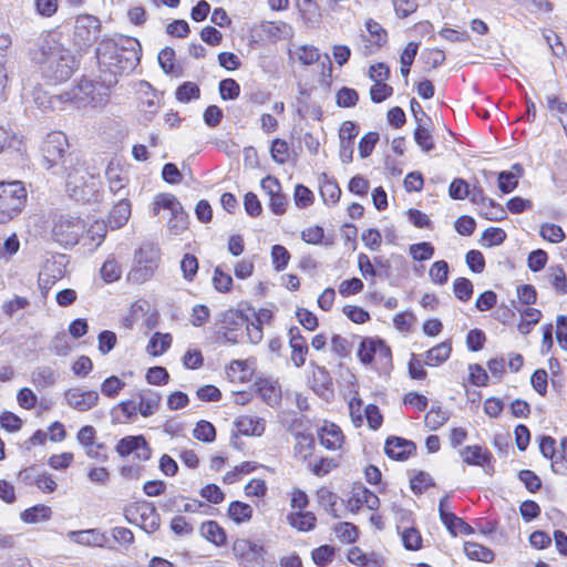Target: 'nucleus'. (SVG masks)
<instances>
[{
  "label": "nucleus",
  "instance_id": "1",
  "mask_svg": "<svg viewBox=\"0 0 567 567\" xmlns=\"http://www.w3.org/2000/svg\"><path fill=\"white\" fill-rule=\"evenodd\" d=\"M96 60L102 73L116 76L132 72L140 63L141 45L132 38L103 39L96 48Z\"/></svg>",
  "mask_w": 567,
  "mask_h": 567
},
{
  "label": "nucleus",
  "instance_id": "2",
  "mask_svg": "<svg viewBox=\"0 0 567 567\" xmlns=\"http://www.w3.org/2000/svg\"><path fill=\"white\" fill-rule=\"evenodd\" d=\"M33 60L40 65L43 75L54 83L69 80L78 68L74 55L53 37L43 40Z\"/></svg>",
  "mask_w": 567,
  "mask_h": 567
},
{
  "label": "nucleus",
  "instance_id": "3",
  "mask_svg": "<svg viewBox=\"0 0 567 567\" xmlns=\"http://www.w3.org/2000/svg\"><path fill=\"white\" fill-rule=\"evenodd\" d=\"M105 102L100 94H95V85L89 81H81L80 84L70 91L51 95L49 107L52 110H63L66 104H73L78 109L97 106Z\"/></svg>",
  "mask_w": 567,
  "mask_h": 567
},
{
  "label": "nucleus",
  "instance_id": "4",
  "mask_svg": "<svg viewBox=\"0 0 567 567\" xmlns=\"http://www.w3.org/2000/svg\"><path fill=\"white\" fill-rule=\"evenodd\" d=\"M159 261V248L151 243L143 244L135 251L133 267L127 275V280L133 284H144L154 279Z\"/></svg>",
  "mask_w": 567,
  "mask_h": 567
},
{
  "label": "nucleus",
  "instance_id": "5",
  "mask_svg": "<svg viewBox=\"0 0 567 567\" xmlns=\"http://www.w3.org/2000/svg\"><path fill=\"white\" fill-rule=\"evenodd\" d=\"M86 224L78 216L54 214L52 217L51 237L60 246L73 247L85 233Z\"/></svg>",
  "mask_w": 567,
  "mask_h": 567
},
{
  "label": "nucleus",
  "instance_id": "6",
  "mask_svg": "<svg viewBox=\"0 0 567 567\" xmlns=\"http://www.w3.org/2000/svg\"><path fill=\"white\" fill-rule=\"evenodd\" d=\"M27 202V190L19 181L0 182V224L17 217Z\"/></svg>",
  "mask_w": 567,
  "mask_h": 567
},
{
  "label": "nucleus",
  "instance_id": "7",
  "mask_svg": "<svg viewBox=\"0 0 567 567\" xmlns=\"http://www.w3.org/2000/svg\"><path fill=\"white\" fill-rule=\"evenodd\" d=\"M358 358L363 364L374 363V368L385 372L392 368V352L390 347L379 338L362 339Z\"/></svg>",
  "mask_w": 567,
  "mask_h": 567
},
{
  "label": "nucleus",
  "instance_id": "8",
  "mask_svg": "<svg viewBox=\"0 0 567 567\" xmlns=\"http://www.w3.org/2000/svg\"><path fill=\"white\" fill-rule=\"evenodd\" d=\"M161 209L169 212L167 227L174 235H179L187 228L188 216L177 198L172 194H158L153 202V215L157 216Z\"/></svg>",
  "mask_w": 567,
  "mask_h": 567
},
{
  "label": "nucleus",
  "instance_id": "9",
  "mask_svg": "<svg viewBox=\"0 0 567 567\" xmlns=\"http://www.w3.org/2000/svg\"><path fill=\"white\" fill-rule=\"evenodd\" d=\"M69 148L66 136L62 132H51L41 146L43 161L48 169L61 167L66 169L65 153Z\"/></svg>",
  "mask_w": 567,
  "mask_h": 567
},
{
  "label": "nucleus",
  "instance_id": "10",
  "mask_svg": "<svg viewBox=\"0 0 567 567\" xmlns=\"http://www.w3.org/2000/svg\"><path fill=\"white\" fill-rule=\"evenodd\" d=\"M101 21L92 14H80L75 18L73 42L80 50L92 47L101 34Z\"/></svg>",
  "mask_w": 567,
  "mask_h": 567
},
{
  "label": "nucleus",
  "instance_id": "11",
  "mask_svg": "<svg viewBox=\"0 0 567 567\" xmlns=\"http://www.w3.org/2000/svg\"><path fill=\"white\" fill-rule=\"evenodd\" d=\"M249 324V313L244 309H228L221 317V329H224L223 337L231 343L238 342V337L241 336L243 327L247 328Z\"/></svg>",
  "mask_w": 567,
  "mask_h": 567
},
{
  "label": "nucleus",
  "instance_id": "12",
  "mask_svg": "<svg viewBox=\"0 0 567 567\" xmlns=\"http://www.w3.org/2000/svg\"><path fill=\"white\" fill-rule=\"evenodd\" d=\"M233 551L246 567H256L261 565L266 554L264 546L245 538L235 540Z\"/></svg>",
  "mask_w": 567,
  "mask_h": 567
},
{
  "label": "nucleus",
  "instance_id": "13",
  "mask_svg": "<svg viewBox=\"0 0 567 567\" xmlns=\"http://www.w3.org/2000/svg\"><path fill=\"white\" fill-rule=\"evenodd\" d=\"M115 451L122 457L134 454L138 461H147L152 456V450L143 435H128L121 439Z\"/></svg>",
  "mask_w": 567,
  "mask_h": 567
},
{
  "label": "nucleus",
  "instance_id": "14",
  "mask_svg": "<svg viewBox=\"0 0 567 567\" xmlns=\"http://www.w3.org/2000/svg\"><path fill=\"white\" fill-rule=\"evenodd\" d=\"M66 404L79 412H87L97 405L100 395L94 390L71 388L64 392Z\"/></svg>",
  "mask_w": 567,
  "mask_h": 567
},
{
  "label": "nucleus",
  "instance_id": "15",
  "mask_svg": "<svg viewBox=\"0 0 567 567\" xmlns=\"http://www.w3.org/2000/svg\"><path fill=\"white\" fill-rule=\"evenodd\" d=\"M69 259L65 255H55L47 259L39 272L41 284H56L68 274Z\"/></svg>",
  "mask_w": 567,
  "mask_h": 567
},
{
  "label": "nucleus",
  "instance_id": "16",
  "mask_svg": "<svg viewBox=\"0 0 567 567\" xmlns=\"http://www.w3.org/2000/svg\"><path fill=\"white\" fill-rule=\"evenodd\" d=\"M138 95V107L144 113L145 118L151 121L157 113L161 102V95L146 81H140L136 89Z\"/></svg>",
  "mask_w": 567,
  "mask_h": 567
},
{
  "label": "nucleus",
  "instance_id": "17",
  "mask_svg": "<svg viewBox=\"0 0 567 567\" xmlns=\"http://www.w3.org/2000/svg\"><path fill=\"white\" fill-rule=\"evenodd\" d=\"M65 188L69 196L76 202L89 200L93 187H90L85 181V172L82 168H73L68 173Z\"/></svg>",
  "mask_w": 567,
  "mask_h": 567
},
{
  "label": "nucleus",
  "instance_id": "18",
  "mask_svg": "<svg viewBox=\"0 0 567 567\" xmlns=\"http://www.w3.org/2000/svg\"><path fill=\"white\" fill-rule=\"evenodd\" d=\"M359 130L354 122L344 121L339 130V157L342 163L348 164L353 159L354 138L358 136Z\"/></svg>",
  "mask_w": 567,
  "mask_h": 567
},
{
  "label": "nucleus",
  "instance_id": "19",
  "mask_svg": "<svg viewBox=\"0 0 567 567\" xmlns=\"http://www.w3.org/2000/svg\"><path fill=\"white\" fill-rule=\"evenodd\" d=\"M249 313V324H247V337L251 343H259L262 340L264 332L262 326L270 323L272 312L269 309H259L255 311L252 308L247 307Z\"/></svg>",
  "mask_w": 567,
  "mask_h": 567
},
{
  "label": "nucleus",
  "instance_id": "20",
  "mask_svg": "<svg viewBox=\"0 0 567 567\" xmlns=\"http://www.w3.org/2000/svg\"><path fill=\"white\" fill-rule=\"evenodd\" d=\"M18 477L25 484H34L43 493L50 494L56 489L53 476L47 472H39L35 466L19 472Z\"/></svg>",
  "mask_w": 567,
  "mask_h": 567
},
{
  "label": "nucleus",
  "instance_id": "21",
  "mask_svg": "<svg viewBox=\"0 0 567 567\" xmlns=\"http://www.w3.org/2000/svg\"><path fill=\"white\" fill-rule=\"evenodd\" d=\"M105 177L109 183V189L114 195H120L121 197H125L128 195L127 184L128 176L127 173L120 167V165L110 163L105 171Z\"/></svg>",
  "mask_w": 567,
  "mask_h": 567
},
{
  "label": "nucleus",
  "instance_id": "22",
  "mask_svg": "<svg viewBox=\"0 0 567 567\" xmlns=\"http://www.w3.org/2000/svg\"><path fill=\"white\" fill-rule=\"evenodd\" d=\"M416 450L415 444L412 441L392 436L389 437L384 445L385 454L393 460L404 461Z\"/></svg>",
  "mask_w": 567,
  "mask_h": 567
},
{
  "label": "nucleus",
  "instance_id": "23",
  "mask_svg": "<svg viewBox=\"0 0 567 567\" xmlns=\"http://www.w3.org/2000/svg\"><path fill=\"white\" fill-rule=\"evenodd\" d=\"M69 538L73 539L74 542L86 545V546H111V538L110 536L100 529H87V530H78V532H70Z\"/></svg>",
  "mask_w": 567,
  "mask_h": 567
},
{
  "label": "nucleus",
  "instance_id": "24",
  "mask_svg": "<svg viewBox=\"0 0 567 567\" xmlns=\"http://www.w3.org/2000/svg\"><path fill=\"white\" fill-rule=\"evenodd\" d=\"M136 513L140 517L141 527L146 533H154L159 528L161 517L153 503L145 501L138 503L136 506Z\"/></svg>",
  "mask_w": 567,
  "mask_h": 567
},
{
  "label": "nucleus",
  "instance_id": "25",
  "mask_svg": "<svg viewBox=\"0 0 567 567\" xmlns=\"http://www.w3.org/2000/svg\"><path fill=\"white\" fill-rule=\"evenodd\" d=\"M289 346L291 349V361L295 367L300 368L306 362L308 353L307 340L301 336L299 328L293 327L289 329Z\"/></svg>",
  "mask_w": 567,
  "mask_h": 567
},
{
  "label": "nucleus",
  "instance_id": "26",
  "mask_svg": "<svg viewBox=\"0 0 567 567\" xmlns=\"http://www.w3.org/2000/svg\"><path fill=\"white\" fill-rule=\"evenodd\" d=\"M130 216L131 203L127 198L121 197L109 214L107 225L112 230L122 228L128 221Z\"/></svg>",
  "mask_w": 567,
  "mask_h": 567
},
{
  "label": "nucleus",
  "instance_id": "27",
  "mask_svg": "<svg viewBox=\"0 0 567 567\" xmlns=\"http://www.w3.org/2000/svg\"><path fill=\"white\" fill-rule=\"evenodd\" d=\"M320 443L331 451H336L341 447L343 442V434L339 426L333 423H326L318 431Z\"/></svg>",
  "mask_w": 567,
  "mask_h": 567
},
{
  "label": "nucleus",
  "instance_id": "28",
  "mask_svg": "<svg viewBox=\"0 0 567 567\" xmlns=\"http://www.w3.org/2000/svg\"><path fill=\"white\" fill-rule=\"evenodd\" d=\"M452 352V342L450 340H445L431 349H429L424 354V363L429 367H439L449 360Z\"/></svg>",
  "mask_w": 567,
  "mask_h": 567
},
{
  "label": "nucleus",
  "instance_id": "29",
  "mask_svg": "<svg viewBox=\"0 0 567 567\" xmlns=\"http://www.w3.org/2000/svg\"><path fill=\"white\" fill-rule=\"evenodd\" d=\"M460 453L463 461L468 465L488 466L492 461V454L480 445L465 446Z\"/></svg>",
  "mask_w": 567,
  "mask_h": 567
},
{
  "label": "nucleus",
  "instance_id": "30",
  "mask_svg": "<svg viewBox=\"0 0 567 567\" xmlns=\"http://www.w3.org/2000/svg\"><path fill=\"white\" fill-rule=\"evenodd\" d=\"M138 396V412L142 416L148 417L153 415L159 408L161 395L153 390H143L137 393Z\"/></svg>",
  "mask_w": 567,
  "mask_h": 567
},
{
  "label": "nucleus",
  "instance_id": "31",
  "mask_svg": "<svg viewBox=\"0 0 567 567\" xmlns=\"http://www.w3.org/2000/svg\"><path fill=\"white\" fill-rule=\"evenodd\" d=\"M524 168L520 164H514L511 171H503L498 174V188L504 194L512 193L518 185V179L523 176Z\"/></svg>",
  "mask_w": 567,
  "mask_h": 567
},
{
  "label": "nucleus",
  "instance_id": "32",
  "mask_svg": "<svg viewBox=\"0 0 567 567\" xmlns=\"http://www.w3.org/2000/svg\"><path fill=\"white\" fill-rule=\"evenodd\" d=\"M237 431L243 435L260 436L265 432V421L252 415H241L236 421Z\"/></svg>",
  "mask_w": 567,
  "mask_h": 567
},
{
  "label": "nucleus",
  "instance_id": "33",
  "mask_svg": "<svg viewBox=\"0 0 567 567\" xmlns=\"http://www.w3.org/2000/svg\"><path fill=\"white\" fill-rule=\"evenodd\" d=\"M10 45L11 39L8 35H0V103L7 100L8 74L6 59Z\"/></svg>",
  "mask_w": 567,
  "mask_h": 567
},
{
  "label": "nucleus",
  "instance_id": "34",
  "mask_svg": "<svg viewBox=\"0 0 567 567\" xmlns=\"http://www.w3.org/2000/svg\"><path fill=\"white\" fill-rule=\"evenodd\" d=\"M51 516H52L51 507L43 505V504H39V505H34L32 507H29L20 514L21 520L27 524H35V523H40V522H45V520H49L51 518Z\"/></svg>",
  "mask_w": 567,
  "mask_h": 567
},
{
  "label": "nucleus",
  "instance_id": "35",
  "mask_svg": "<svg viewBox=\"0 0 567 567\" xmlns=\"http://www.w3.org/2000/svg\"><path fill=\"white\" fill-rule=\"evenodd\" d=\"M464 553L471 560L482 563H492L495 558L492 549L474 542H466L464 544Z\"/></svg>",
  "mask_w": 567,
  "mask_h": 567
},
{
  "label": "nucleus",
  "instance_id": "36",
  "mask_svg": "<svg viewBox=\"0 0 567 567\" xmlns=\"http://www.w3.org/2000/svg\"><path fill=\"white\" fill-rule=\"evenodd\" d=\"M200 534L205 539L216 546H223L226 543V533L215 520H207L203 523L200 526Z\"/></svg>",
  "mask_w": 567,
  "mask_h": 567
},
{
  "label": "nucleus",
  "instance_id": "37",
  "mask_svg": "<svg viewBox=\"0 0 567 567\" xmlns=\"http://www.w3.org/2000/svg\"><path fill=\"white\" fill-rule=\"evenodd\" d=\"M289 58L297 60L302 65H311L319 61V50L313 45H300L295 51L289 50Z\"/></svg>",
  "mask_w": 567,
  "mask_h": 567
},
{
  "label": "nucleus",
  "instance_id": "38",
  "mask_svg": "<svg viewBox=\"0 0 567 567\" xmlns=\"http://www.w3.org/2000/svg\"><path fill=\"white\" fill-rule=\"evenodd\" d=\"M289 524L300 532H309L316 526V516L311 512H297L288 516Z\"/></svg>",
  "mask_w": 567,
  "mask_h": 567
},
{
  "label": "nucleus",
  "instance_id": "39",
  "mask_svg": "<svg viewBox=\"0 0 567 567\" xmlns=\"http://www.w3.org/2000/svg\"><path fill=\"white\" fill-rule=\"evenodd\" d=\"M320 195L326 204H336L340 199L341 189L337 182L328 178L326 174L322 175L320 182Z\"/></svg>",
  "mask_w": 567,
  "mask_h": 567
},
{
  "label": "nucleus",
  "instance_id": "40",
  "mask_svg": "<svg viewBox=\"0 0 567 567\" xmlns=\"http://www.w3.org/2000/svg\"><path fill=\"white\" fill-rule=\"evenodd\" d=\"M56 374L50 367H40L32 372V383L38 389H45L54 385Z\"/></svg>",
  "mask_w": 567,
  "mask_h": 567
},
{
  "label": "nucleus",
  "instance_id": "41",
  "mask_svg": "<svg viewBox=\"0 0 567 567\" xmlns=\"http://www.w3.org/2000/svg\"><path fill=\"white\" fill-rule=\"evenodd\" d=\"M122 274L123 269L113 256H110L102 265L101 276L106 284H112L120 280Z\"/></svg>",
  "mask_w": 567,
  "mask_h": 567
},
{
  "label": "nucleus",
  "instance_id": "42",
  "mask_svg": "<svg viewBox=\"0 0 567 567\" xmlns=\"http://www.w3.org/2000/svg\"><path fill=\"white\" fill-rule=\"evenodd\" d=\"M171 343L169 333L155 332L148 342L147 350L152 355H161L168 350Z\"/></svg>",
  "mask_w": 567,
  "mask_h": 567
},
{
  "label": "nucleus",
  "instance_id": "43",
  "mask_svg": "<svg viewBox=\"0 0 567 567\" xmlns=\"http://www.w3.org/2000/svg\"><path fill=\"white\" fill-rule=\"evenodd\" d=\"M317 498L320 506L324 508L332 517L338 518L339 515L336 509L338 496L327 487H321L317 491Z\"/></svg>",
  "mask_w": 567,
  "mask_h": 567
},
{
  "label": "nucleus",
  "instance_id": "44",
  "mask_svg": "<svg viewBox=\"0 0 567 567\" xmlns=\"http://www.w3.org/2000/svg\"><path fill=\"white\" fill-rule=\"evenodd\" d=\"M229 517L236 523L248 522L252 516V508L249 504L235 501L229 504L228 507Z\"/></svg>",
  "mask_w": 567,
  "mask_h": 567
},
{
  "label": "nucleus",
  "instance_id": "45",
  "mask_svg": "<svg viewBox=\"0 0 567 567\" xmlns=\"http://www.w3.org/2000/svg\"><path fill=\"white\" fill-rule=\"evenodd\" d=\"M450 415L446 411H443L440 406H433L424 417V424L431 431L440 429L447 420Z\"/></svg>",
  "mask_w": 567,
  "mask_h": 567
},
{
  "label": "nucleus",
  "instance_id": "46",
  "mask_svg": "<svg viewBox=\"0 0 567 567\" xmlns=\"http://www.w3.org/2000/svg\"><path fill=\"white\" fill-rule=\"evenodd\" d=\"M481 215L494 221H501L506 218V212L503 206L492 198H488L486 204L482 205Z\"/></svg>",
  "mask_w": 567,
  "mask_h": 567
},
{
  "label": "nucleus",
  "instance_id": "47",
  "mask_svg": "<svg viewBox=\"0 0 567 567\" xmlns=\"http://www.w3.org/2000/svg\"><path fill=\"white\" fill-rule=\"evenodd\" d=\"M419 50V44L415 42H409L408 45L404 48L400 62H401V74L406 79L410 73V68L413 64V61L415 59V55Z\"/></svg>",
  "mask_w": 567,
  "mask_h": 567
},
{
  "label": "nucleus",
  "instance_id": "48",
  "mask_svg": "<svg viewBox=\"0 0 567 567\" xmlns=\"http://www.w3.org/2000/svg\"><path fill=\"white\" fill-rule=\"evenodd\" d=\"M359 94L354 89L343 86L336 94V103L340 107L349 109L357 105Z\"/></svg>",
  "mask_w": 567,
  "mask_h": 567
},
{
  "label": "nucleus",
  "instance_id": "49",
  "mask_svg": "<svg viewBox=\"0 0 567 567\" xmlns=\"http://www.w3.org/2000/svg\"><path fill=\"white\" fill-rule=\"evenodd\" d=\"M443 524L453 536L457 534L470 535L473 533V528L453 513L447 516V519Z\"/></svg>",
  "mask_w": 567,
  "mask_h": 567
},
{
  "label": "nucleus",
  "instance_id": "50",
  "mask_svg": "<svg viewBox=\"0 0 567 567\" xmlns=\"http://www.w3.org/2000/svg\"><path fill=\"white\" fill-rule=\"evenodd\" d=\"M193 435L198 441L210 443L216 437V430L210 422L202 420L196 424Z\"/></svg>",
  "mask_w": 567,
  "mask_h": 567
},
{
  "label": "nucleus",
  "instance_id": "51",
  "mask_svg": "<svg viewBox=\"0 0 567 567\" xmlns=\"http://www.w3.org/2000/svg\"><path fill=\"white\" fill-rule=\"evenodd\" d=\"M334 533L337 537L340 539V542L346 544L354 543L358 538V529L352 523H339L334 527Z\"/></svg>",
  "mask_w": 567,
  "mask_h": 567
},
{
  "label": "nucleus",
  "instance_id": "52",
  "mask_svg": "<svg viewBox=\"0 0 567 567\" xmlns=\"http://www.w3.org/2000/svg\"><path fill=\"white\" fill-rule=\"evenodd\" d=\"M200 90L194 82H185L176 90V99L181 102L187 103L190 100L198 99Z\"/></svg>",
  "mask_w": 567,
  "mask_h": 567
},
{
  "label": "nucleus",
  "instance_id": "53",
  "mask_svg": "<svg viewBox=\"0 0 567 567\" xmlns=\"http://www.w3.org/2000/svg\"><path fill=\"white\" fill-rule=\"evenodd\" d=\"M414 140L424 152H430L435 146L433 136L421 123L417 124L414 131Z\"/></svg>",
  "mask_w": 567,
  "mask_h": 567
},
{
  "label": "nucleus",
  "instance_id": "54",
  "mask_svg": "<svg viewBox=\"0 0 567 567\" xmlns=\"http://www.w3.org/2000/svg\"><path fill=\"white\" fill-rule=\"evenodd\" d=\"M365 28L369 32L370 41H372L375 45L381 47L386 42V31L381 27L380 23L370 19L367 21Z\"/></svg>",
  "mask_w": 567,
  "mask_h": 567
},
{
  "label": "nucleus",
  "instance_id": "55",
  "mask_svg": "<svg viewBox=\"0 0 567 567\" xmlns=\"http://www.w3.org/2000/svg\"><path fill=\"white\" fill-rule=\"evenodd\" d=\"M410 255L414 260L423 261L429 260L434 255V247L432 244L423 241L410 246Z\"/></svg>",
  "mask_w": 567,
  "mask_h": 567
},
{
  "label": "nucleus",
  "instance_id": "56",
  "mask_svg": "<svg viewBox=\"0 0 567 567\" xmlns=\"http://www.w3.org/2000/svg\"><path fill=\"white\" fill-rule=\"evenodd\" d=\"M379 141V133L369 132L363 135L359 142V155L361 158H365L371 155L373 152L375 144Z\"/></svg>",
  "mask_w": 567,
  "mask_h": 567
},
{
  "label": "nucleus",
  "instance_id": "57",
  "mask_svg": "<svg viewBox=\"0 0 567 567\" xmlns=\"http://www.w3.org/2000/svg\"><path fill=\"white\" fill-rule=\"evenodd\" d=\"M219 93L223 100H235L239 96L240 86L234 79H225L219 82Z\"/></svg>",
  "mask_w": 567,
  "mask_h": 567
},
{
  "label": "nucleus",
  "instance_id": "58",
  "mask_svg": "<svg viewBox=\"0 0 567 567\" xmlns=\"http://www.w3.org/2000/svg\"><path fill=\"white\" fill-rule=\"evenodd\" d=\"M125 383L117 377L112 375L106 378L101 384V392L109 398H115L118 395Z\"/></svg>",
  "mask_w": 567,
  "mask_h": 567
},
{
  "label": "nucleus",
  "instance_id": "59",
  "mask_svg": "<svg viewBox=\"0 0 567 567\" xmlns=\"http://www.w3.org/2000/svg\"><path fill=\"white\" fill-rule=\"evenodd\" d=\"M402 542L408 550H417L422 546V537L417 529L411 527L402 533Z\"/></svg>",
  "mask_w": 567,
  "mask_h": 567
},
{
  "label": "nucleus",
  "instance_id": "60",
  "mask_svg": "<svg viewBox=\"0 0 567 567\" xmlns=\"http://www.w3.org/2000/svg\"><path fill=\"white\" fill-rule=\"evenodd\" d=\"M393 93L392 86L384 82L377 81L370 89V97L374 103H381L391 96Z\"/></svg>",
  "mask_w": 567,
  "mask_h": 567
},
{
  "label": "nucleus",
  "instance_id": "61",
  "mask_svg": "<svg viewBox=\"0 0 567 567\" xmlns=\"http://www.w3.org/2000/svg\"><path fill=\"white\" fill-rule=\"evenodd\" d=\"M248 369L247 364L244 361L240 360H234L229 364L227 374L231 381H239L244 382L248 380Z\"/></svg>",
  "mask_w": 567,
  "mask_h": 567
},
{
  "label": "nucleus",
  "instance_id": "62",
  "mask_svg": "<svg viewBox=\"0 0 567 567\" xmlns=\"http://www.w3.org/2000/svg\"><path fill=\"white\" fill-rule=\"evenodd\" d=\"M430 278L434 284H444L449 276V265L445 260L435 261L429 271Z\"/></svg>",
  "mask_w": 567,
  "mask_h": 567
},
{
  "label": "nucleus",
  "instance_id": "63",
  "mask_svg": "<svg viewBox=\"0 0 567 567\" xmlns=\"http://www.w3.org/2000/svg\"><path fill=\"white\" fill-rule=\"evenodd\" d=\"M540 236L550 243H560L564 237V230L556 224H544L540 227Z\"/></svg>",
  "mask_w": 567,
  "mask_h": 567
},
{
  "label": "nucleus",
  "instance_id": "64",
  "mask_svg": "<svg viewBox=\"0 0 567 567\" xmlns=\"http://www.w3.org/2000/svg\"><path fill=\"white\" fill-rule=\"evenodd\" d=\"M547 109L558 117V120L565 118L567 115V103L559 100L556 95L549 94L546 96Z\"/></svg>",
  "mask_w": 567,
  "mask_h": 567
}]
</instances>
